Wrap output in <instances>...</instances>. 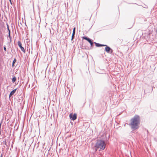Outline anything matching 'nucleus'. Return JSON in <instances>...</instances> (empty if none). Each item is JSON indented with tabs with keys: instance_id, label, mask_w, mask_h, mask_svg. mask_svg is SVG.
<instances>
[{
	"instance_id": "8",
	"label": "nucleus",
	"mask_w": 157,
	"mask_h": 157,
	"mask_svg": "<svg viewBox=\"0 0 157 157\" xmlns=\"http://www.w3.org/2000/svg\"><path fill=\"white\" fill-rule=\"evenodd\" d=\"M16 78L14 76L13 77L12 79V82L13 83L14 82L16 81Z\"/></svg>"
},
{
	"instance_id": "15",
	"label": "nucleus",
	"mask_w": 157,
	"mask_h": 157,
	"mask_svg": "<svg viewBox=\"0 0 157 157\" xmlns=\"http://www.w3.org/2000/svg\"><path fill=\"white\" fill-rule=\"evenodd\" d=\"M8 29L9 31V36H10V31L9 30V28L8 27Z\"/></svg>"
},
{
	"instance_id": "3",
	"label": "nucleus",
	"mask_w": 157,
	"mask_h": 157,
	"mask_svg": "<svg viewBox=\"0 0 157 157\" xmlns=\"http://www.w3.org/2000/svg\"><path fill=\"white\" fill-rule=\"evenodd\" d=\"M105 46H106L105 48V51L108 53L111 54L113 51V50L107 45Z\"/></svg>"
},
{
	"instance_id": "17",
	"label": "nucleus",
	"mask_w": 157,
	"mask_h": 157,
	"mask_svg": "<svg viewBox=\"0 0 157 157\" xmlns=\"http://www.w3.org/2000/svg\"><path fill=\"white\" fill-rule=\"evenodd\" d=\"M98 148L95 147V151H94L95 152H96L97 151Z\"/></svg>"
},
{
	"instance_id": "7",
	"label": "nucleus",
	"mask_w": 157,
	"mask_h": 157,
	"mask_svg": "<svg viewBox=\"0 0 157 157\" xmlns=\"http://www.w3.org/2000/svg\"><path fill=\"white\" fill-rule=\"evenodd\" d=\"M16 90V89L13 90L12 91H11L10 94L9 96L10 97H11V96L13 95L15 92Z\"/></svg>"
},
{
	"instance_id": "10",
	"label": "nucleus",
	"mask_w": 157,
	"mask_h": 157,
	"mask_svg": "<svg viewBox=\"0 0 157 157\" xmlns=\"http://www.w3.org/2000/svg\"><path fill=\"white\" fill-rule=\"evenodd\" d=\"M82 38L83 39H85L87 41V40H88V39H89V38L86 37V36H83L82 37Z\"/></svg>"
},
{
	"instance_id": "6",
	"label": "nucleus",
	"mask_w": 157,
	"mask_h": 157,
	"mask_svg": "<svg viewBox=\"0 0 157 157\" xmlns=\"http://www.w3.org/2000/svg\"><path fill=\"white\" fill-rule=\"evenodd\" d=\"M94 43L95 44L96 46H97V47L105 46H106V45L102 44H100L99 43H96V42H94Z\"/></svg>"
},
{
	"instance_id": "16",
	"label": "nucleus",
	"mask_w": 157,
	"mask_h": 157,
	"mask_svg": "<svg viewBox=\"0 0 157 157\" xmlns=\"http://www.w3.org/2000/svg\"><path fill=\"white\" fill-rule=\"evenodd\" d=\"M90 44L91 46H92L93 45V42L92 41V42L90 43Z\"/></svg>"
},
{
	"instance_id": "13",
	"label": "nucleus",
	"mask_w": 157,
	"mask_h": 157,
	"mask_svg": "<svg viewBox=\"0 0 157 157\" xmlns=\"http://www.w3.org/2000/svg\"><path fill=\"white\" fill-rule=\"evenodd\" d=\"M75 35H73V34H72V36H71V40H72L74 38Z\"/></svg>"
},
{
	"instance_id": "20",
	"label": "nucleus",
	"mask_w": 157,
	"mask_h": 157,
	"mask_svg": "<svg viewBox=\"0 0 157 157\" xmlns=\"http://www.w3.org/2000/svg\"><path fill=\"white\" fill-rule=\"evenodd\" d=\"M5 144L6 145V141H5Z\"/></svg>"
},
{
	"instance_id": "19",
	"label": "nucleus",
	"mask_w": 157,
	"mask_h": 157,
	"mask_svg": "<svg viewBox=\"0 0 157 157\" xmlns=\"http://www.w3.org/2000/svg\"><path fill=\"white\" fill-rule=\"evenodd\" d=\"M3 156V155H2V154L1 155V156H0V157H2Z\"/></svg>"
},
{
	"instance_id": "5",
	"label": "nucleus",
	"mask_w": 157,
	"mask_h": 157,
	"mask_svg": "<svg viewBox=\"0 0 157 157\" xmlns=\"http://www.w3.org/2000/svg\"><path fill=\"white\" fill-rule=\"evenodd\" d=\"M17 44L19 47L20 48L21 50L24 52H25V50L24 48L22 46L21 42L20 41H18L17 42Z\"/></svg>"
},
{
	"instance_id": "4",
	"label": "nucleus",
	"mask_w": 157,
	"mask_h": 157,
	"mask_svg": "<svg viewBox=\"0 0 157 157\" xmlns=\"http://www.w3.org/2000/svg\"><path fill=\"white\" fill-rule=\"evenodd\" d=\"M69 116L70 119L73 121H74L76 119L77 114L75 113H74V114L71 113L70 114Z\"/></svg>"
},
{
	"instance_id": "14",
	"label": "nucleus",
	"mask_w": 157,
	"mask_h": 157,
	"mask_svg": "<svg viewBox=\"0 0 157 157\" xmlns=\"http://www.w3.org/2000/svg\"><path fill=\"white\" fill-rule=\"evenodd\" d=\"M4 50H5V51H6V48L5 47H4Z\"/></svg>"
},
{
	"instance_id": "18",
	"label": "nucleus",
	"mask_w": 157,
	"mask_h": 157,
	"mask_svg": "<svg viewBox=\"0 0 157 157\" xmlns=\"http://www.w3.org/2000/svg\"><path fill=\"white\" fill-rule=\"evenodd\" d=\"M9 1L10 2V3L12 5V2H11V0H9Z\"/></svg>"
},
{
	"instance_id": "1",
	"label": "nucleus",
	"mask_w": 157,
	"mask_h": 157,
	"mask_svg": "<svg viewBox=\"0 0 157 157\" xmlns=\"http://www.w3.org/2000/svg\"><path fill=\"white\" fill-rule=\"evenodd\" d=\"M140 117L138 115H136L131 120L130 125L132 129L135 130L139 128L140 123Z\"/></svg>"
},
{
	"instance_id": "2",
	"label": "nucleus",
	"mask_w": 157,
	"mask_h": 157,
	"mask_svg": "<svg viewBox=\"0 0 157 157\" xmlns=\"http://www.w3.org/2000/svg\"><path fill=\"white\" fill-rule=\"evenodd\" d=\"M105 144L104 141L102 140H98L95 145V147L99 148L100 150H103L105 148Z\"/></svg>"
},
{
	"instance_id": "11",
	"label": "nucleus",
	"mask_w": 157,
	"mask_h": 157,
	"mask_svg": "<svg viewBox=\"0 0 157 157\" xmlns=\"http://www.w3.org/2000/svg\"><path fill=\"white\" fill-rule=\"evenodd\" d=\"M87 41L90 44V43L92 42L93 41L92 40L89 38L88 40H87Z\"/></svg>"
},
{
	"instance_id": "9",
	"label": "nucleus",
	"mask_w": 157,
	"mask_h": 157,
	"mask_svg": "<svg viewBox=\"0 0 157 157\" xmlns=\"http://www.w3.org/2000/svg\"><path fill=\"white\" fill-rule=\"evenodd\" d=\"M75 27H74L73 28L72 34H73V35H75Z\"/></svg>"
},
{
	"instance_id": "12",
	"label": "nucleus",
	"mask_w": 157,
	"mask_h": 157,
	"mask_svg": "<svg viewBox=\"0 0 157 157\" xmlns=\"http://www.w3.org/2000/svg\"><path fill=\"white\" fill-rule=\"evenodd\" d=\"M16 61V59H15L13 62V63H12V66H13V65H14V63H15Z\"/></svg>"
}]
</instances>
